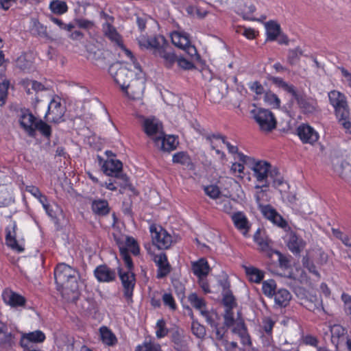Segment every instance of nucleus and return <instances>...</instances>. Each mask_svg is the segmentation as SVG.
Here are the masks:
<instances>
[{"mask_svg": "<svg viewBox=\"0 0 351 351\" xmlns=\"http://www.w3.org/2000/svg\"><path fill=\"white\" fill-rule=\"evenodd\" d=\"M56 284L61 286L64 291L77 293L80 287V274L75 269L65 263H59L54 269Z\"/></svg>", "mask_w": 351, "mask_h": 351, "instance_id": "nucleus-1", "label": "nucleus"}, {"mask_svg": "<svg viewBox=\"0 0 351 351\" xmlns=\"http://www.w3.org/2000/svg\"><path fill=\"white\" fill-rule=\"evenodd\" d=\"M330 104L334 108L335 116L345 129L351 128L349 119L350 109L346 96L341 92L336 90H330L328 93Z\"/></svg>", "mask_w": 351, "mask_h": 351, "instance_id": "nucleus-2", "label": "nucleus"}, {"mask_svg": "<svg viewBox=\"0 0 351 351\" xmlns=\"http://www.w3.org/2000/svg\"><path fill=\"white\" fill-rule=\"evenodd\" d=\"M273 168L271 164L265 160H253V162L251 164L250 169L252 171L253 177L256 182L262 183L261 185L255 186V189H260V191H258L255 195L257 202H260V195L264 192L263 188H268L270 186L268 178L270 177Z\"/></svg>", "mask_w": 351, "mask_h": 351, "instance_id": "nucleus-3", "label": "nucleus"}, {"mask_svg": "<svg viewBox=\"0 0 351 351\" xmlns=\"http://www.w3.org/2000/svg\"><path fill=\"white\" fill-rule=\"evenodd\" d=\"M250 114L262 132H269L276 128L277 122L270 110L255 108L251 110Z\"/></svg>", "mask_w": 351, "mask_h": 351, "instance_id": "nucleus-4", "label": "nucleus"}, {"mask_svg": "<svg viewBox=\"0 0 351 351\" xmlns=\"http://www.w3.org/2000/svg\"><path fill=\"white\" fill-rule=\"evenodd\" d=\"M124 270L121 267H118V274L123 287V297L128 304L133 302V294L136 285V277L133 272L134 267L130 269L126 267Z\"/></svg>", "mask_w": 351, "mask_h": 351, "instance_id": "nucleus-5", "label": "nucleus"}, {"mask_svg": "<svg viewBox=\"0 0 351 351\" xmlns=\"http://www.w3.org/2000/svg\"><path fill=\"white\" fill-rule=\"evenodd\" d=\"M120 256L122 258L125 267H134L133 261L129 252L134 256L140 254V247L136 240L132 237H126L125 242L119 245Z\"/></svg>", "mask_w": 351, "mask_h": 351, "instance_id": "nucleus-6", "label": "nucleus"}, {"mask_svg": "<svg viewBox=\"0 0 351 351\" xmlns=\"http://www.w3.org/2000/svg\"><path fill=\"white\" fill-rule=\"evenodd\" d=\"M152 243L159 250L169 249L172 243V236L162 226L152 224L149 226Z\"/></svg>", "mask_w": 351, "mask_h": 351, "instance_id": "nucleus-7", "label": "nucleus"}, {"mask_svg": "<svg viewBox=\"0 0 351 351\" xmlns=\"http://www.w3.org/2000/svg\"><path fill=\"white\" fill-rule=\"evenodd\" d=\"M65 107L62 105L61 99L58 96H54L48 104L47 112L45 117L47 121L58 123L64 121Z\"/></svg>", "mask_w": 351, "mask_h": 351, "instance_id": "nucleus-8", "label": "nucleus"}, {"mask_svg": "<svg viewBox=\"0 0 351 351\" xmlns=\"http://www.w3.org/2000/svg\"><path fill=\"white\" fill-rule=\"evenodd\" d=\"M46 339L45 334L40 330L29 332H22L19 341L23 351L35 350L33 344L43 343Z\"/></svg>", "mask_w": 351, "mask_h": 351, "instance_id": "nucleus-9", "label": "nucleus"}, {"mask_svg": "<svg viewBox=\"0 0 351 351\" xmlns=\"http://www.w3.org/2000/svg\"><path fill=\"white\" fill-rule=\"evenodd\" d=\"M204 318L206 323L210 325L215 331L216 339L217 340H222L224 337L226 330L224 327L219 326V322L220 320V316L215 310H204L200 313Z\"/></svg>", "mask_w": 351, "mask_h": 351, "instance_id": "nucleus-10", "label": "nucleus"}, {"mask_svg": "<svg viewBox=\"0 0 351 351\" xmlns=\"http://www.w3.org/2000/svg\"><path fill=\"white\" fill-rule=\"evenodd\" d=\"M1 299L5 305L14 308H24L27 302L25 297L10 288L2 291Z\"/></svg>", "mask_w": 351, "mask_h": 351, "instance_id": "nucleus-11", "label": "nucleus"}, {"mask_svg": "<svg viewBox=\"0 0 351 351\" xmlns=\"http://www.w3.org/2000/svg\"><path fill=\"white\" fill-rule=\"evenodd\" d=\"M154 56L162 58L164 66L167 69H173L178 61V56L174 51L169 47L166 40L165 43H162L160 49H158L156 52H154Z\"/></svg>", "mask_w": 351, "mask_h": 351, "instance_id": "nucleus-12", "label": "nucleus"}, {"mask_svg": "<svg viewBox=\"0 0 351 351\" xmlns=\"http://www.w3.org/2000/svg\"><path fill=\"white\" fill-rule=\"evenodd\" d=\"M123 93L131 99H139L142 97L145 88V83L143 78H135L131 80L130 84L127 85Z\"/></svg>", "mask_w": 351, "mask_h": 351, "instance_id": "nucleus-13", "label": "nucleus"}, {"mask_svg": "<svg viewBox=\"0 0 351 351\" xmlns=\"http://www.w3.org/2000/svg\"><path fill=\"white\" fill-rule=\"evenodd\" d=\"M143 130L154 142V138L163 134L162 123L155 117L147 118L144 120Z\"/></svg>", "mask_w": 351, "mask_h": 351, "instance_id": "nucleus-14", "label": "nucleus"}, {"mask_svg": "<svg viewBox=\"0 0 351 351\" xmlns=\"http://www.w3.org/2000/svg\"><path fill=\"white\" fill-rule=\"evenodd\" d=\"M138 43L141 49L153 50V53L160 49L165 39L163 36H148L142 34L138 38Z\"/></svg>", "mask_w": 351, "mask_h": 351, "instance_id": "nucleus-15", "label": "nucleus"}, {"mask_svg": "<svg viewBox=\"0 0 351 351\" xmlns=\"http://www.w3.org/2000/svg\"><path fill=\"white\" fill-rule=\"evenodd\" d=\"M37 120L38 119L28 110L21 111L19 117L20 125L31 137L35 136V132L33 128Z\"/></svg>", "mask_w": 351, "mask_h": 351, "instance_id": "nucleus-16", "label": "nucleus"}, {"mask_svg": "<svg viewBox=\"0 0 351 351\" xmlns=\"http://www.w3.org/2000/svg\"><path fill=\"white\" fill-rule=\"evenodd\" d=\"M298 135L304 143L313 144L319 139V134L315 129L307 125L302 124L298 128Z\"/></svg>", "mask_w": 351, "mask_h": 351, "instance_id": "nucleus-17", "label": "nucleus"}, {"mask_svg": "<svg viewBox=\"0 0 351 351\" xmlns=\"http://www.w3.org/2000/svg\"><path fill=\"white\" fill-rule=\"evenodd\" d=\"M153 261L158 267L156 274V277L158 278H162L170 273L171 266L165 253L161 252L158 254L154 255Z\"/></svg>", "mask_w": 351, "mask_h": 351, "instance_id": "nucleus-18", "label": "nucleus"}, {"mask_svg": "<svg viewBox=\"0 0 351 351\" xmlns=\"http://www.w3.org/2000/svg\"><path fill=\"white\" fill-rule=\"evenodd\" d=\"M155 146L164 152L174 150L178 145L176 138L174 136H165V134L154 138Z\"/></svg>", "mask_w": 351, "mask_h": 351, "instance_id": "nucleus-19", "label": "nucleus"}, {"mask_svg": "<svg viewBox=\"0 0 351 351\" xmlns=\"http://www.w3.org/2000/svg\"><path fill=\"white\" fill-rule=\"evenodd\" d=\"M237 12L241 14L243 18L248 21H256L253 14L256 8L251 0H239L237 2Z\"/></svg>", "mask_w": 351, "mask_h": 351, "instance_id": "nucleus-20", "label": "nucleus"}, {"mask_svg": "<svg viewBox=\"0 0 351 351\" xmlns=\"http://www.w3.org/2000/svg\"><path fill=\"white\" fill-rule=\"evenodd\" d=\"M287 245L293 254L299 255L305 247L306 242L296 233L291 232L287 235Z\"/></svg>", "mask_w": 351, "mask_h": 351, "instance_id": "nucleus-21", "label": "nucleus"}, {"mask_svg": "<svg viewBox=\"0 0 351 351\" xmlns=\"http://www.w3.org/2000/svg\"><path fill=\"white\" fill-rule=\"evenodd\" d=\"M94 275L99 282H110L116 279L115 271L106 265L97 266L94 271Z\"/></svg>", "mask_w": 351, "mask_h": 351, "instance_id": "nucleus-22", "label": "nucleus"}, {"mask_svg": "<svg viewBox=\"0 0 351 351\" xmlns=\"http://www.w3.org/2000/svg\"><path fill=\"white\" fill-rule=\"evenodd\" d=\"M231 219L235 228L246 236L251 226L246 215L243 212L237 211L232 213Z\"/></svg>", "mask_w": 351, "mask_h": 351, "instance_id": "nucleus-23", "label": "nucleus"}, {"mask_svg": "<svg viewBox=\"0 0 351 351\" xmlns=\"http://www.w3.org/2000/svg\"><path fill=\"white\" fill-rule=\"evenodd\" d=\"M122 162L119 160L113 158L106 160L101 166L103 172L110 177L118 176L119 173L122 172Z\"/></svg>", "mask_w": 351, "mask_h": 351, "instance_id": "nucleus-24", "label": "nucleus"}, {"mask_svg": "<svg viewBox=\"0 0 351 351\" xmlns=\"http://www.w3.org/2000/svg\"><path fill=\"white\" fill-rule=\"evenodd\" d=\"M90 208L93 213L99 217L108 215L110 211L108 202L104 199H94L91 201Z\"/></svg>", "mask_w": 351, "mask_h": 351, "instance_id": "nucleus-25", "label": "nucleus"}, {"mask_svg": "<svg viewBox=\"0 0 351 351\" xmlns=\"http://www.w3.org/2000/svg\"><path fill=\"white\" fill-rule=\"evenodd\" d=\"M113 24L114 23H102V32L111 42L114 43L119 47H123L121 36L119 34Z\"/></svg>", "mask_w": 351, "mask_h": 351, "instance_id": "nucleus-26", "label": "nucleus"}, {"mask_svg": "<svg viewBox=\"0 0 351 351\" xmlns=\"http://www.w3.org/2000/svg\"><path fill=\"white\" fill-rule=\"evenodd\" d=\"M269 178L271 180L272 186L278 190L280 193L285 192L289 189L288 183L285 180L277 167H274Z\"/></svg>", "mask_w": 351, "mask_h": 351, "instance_id": "nucleus-27", "label": "nucleus"}, {"mask_svg": "<svg viewBox=\"0 0 351 351\" xmlns=\"http://www.w3.org/2000/svg\"><path fill=\"white\" fill-rule=\"evenodd\" d=\"M260 207L262 208L261 211L263 215L274 223L282 228L286 226V221L271 206L265 205Z\"/></svg>", "mask_w": 351, "mask_h": 351, "instance_id": "nucleus-28", "label": "nucleus"}, {"mask_svg": "<svg viewBox=\"0 0 351 351\" xmlns=\"http://www.w3.org/2000/svg\"><path fill=\"white\" fill-rule=\"evenodd\" d=\"M129 74H131V72L124 67H120L114 74L112 73L114 82L120 86L122 91L125 90L131 81Z\"/></svg>", "mask_w": 351, "mask_h": 351, "instance_id": "nucleus-29", "label": "nucleus"}, {"mask_svg": "<svg viewBox=\"0 0 351 351\" xmlns=\"http://www.w3.org/2000/svg\"><path fill=\"white\" fill-rule=\"evenodd\" d=\"M191 269L193 274L197 278L206 277L210 271L208 261L203 258L192 262Z\"/></svg>", "mask_w": 351, "mask_h": 351, "instance_id": "nucleus-30", "label": "nucleus"}, {"mask_svg": "<svg viewBox=\"0 0 351 351\" xmlns=\"http://www.w3.org/2000/svg\"><path fill=\"white\" fill-rule=\"evenodd\" d=\"M16 225L14 224L12 227V230H7L5 241L7 245L10 247L12 250L21 252L24 250L23 241H19L16 239L15 232Z\"/></svg>", "mask_w": 351, "mask_h": 351, "instance_id": "nucleus-31", "label": "nucleus"}, {"mask_svg": "<svg viewBox=\"0 0 351 351\" xmlns=\"http://www.w3.org/2000/svg\"><path fill=\"white\" fill-rule=\"evenodd\" d=\"M100 339L102 343L109 347L115 346L117 342V338L113 332L107 326H102L99 329Z\"/></svg>", "mask_w": 351, "mask_h": 351, "instance_id": "nucleus-32", "label": "nucleus"}, {"mask_svg": "<svg viewBox=\"0 0 351 351\" xmlns=\"http://www.w3.org/2000/svg\"><path fill=\"white\" fill-rule=\"evenodd\" d=\"M266 30L267 40L274 41L280 34V24L276 21L270 20L264 24Z\"/></svg>", "mask_w": 351, "mask_h": 351, "instance_id": "nucleus-33", "label": "nucleus"}, {"mask_svg": "<svg viewBox=\"0 0 351 351\" xmlns=\"http://www.w3.org/2000/svg\"><path fill=\"white\" fill-rule=\"evenodd\" d=\"M206 140L210 143V147L212 149H215L214 140H216V141H219L221 143L224 144L226 146V147L228 150V152L230 154H235L236 153H237V151H238L237 146L232 145L230 142H228L226 140L225 136H221L219 134H213L208 135L206 136Z\"/></svg>", "mask_w": 351, "mask_h": 351, "instance_id": "nucleus-34", "label": "nucleus"}, {"mask_svg": "<svg viewBox=\"0 0 351 351\" xmlns=\"http://www.w3.org/2000/svg\"><path fill=\"white\" fill-rule=\"evenodd\" d=\"M171 38L172 43L181 49L184 47H186L190 42L189 34L183 31L172 32L171 34Z\"/></svg>", "mask_w": 351, "mask_h": 351, "instance_id": "nucleus-35", "label": "nucleus"}, {"mask_svg": "<svg viewBox=\"0 0 351 351\" xmlns=\"http://www.w3.org/2000/svg\"><path fill=\"white\" fill-rule=\"evenodd\" d=\"M244 269L249 280L251 282L260 283L264 278L265 273L256 267L245 266Z\"/></svg>", "mask_w": 351, "mask_h": 351, "instance_id": "nucleus-36", "label": "nucleus"}, {"mask_svg": "<svg viewBox=\"0 0 351 351\" xmlns=\"http://www.w3.org/2000/svg\"><path fill=\"white\" fill-rule=\"evenodd\" d=\"M274 297L276 304L281 307L287 306L291 298V293L285 289H280L278 290Z\"/></svg>", "mask_w": 351, "mask_h": 351, "instance_id": "nucleus-37", "label": "nucleus"}, {"mask_svg": "<svg viewBox=\"0 0 351 351\" xmlns=\"http://www.w3.org/2000/svg\"><path fill=\"white\" fill-rule=\"evenodd\" d=\"M298 106L304 113H313L315 110V102L300 95L295 99Z\"/></svg>", "mask_w": 351, "mask_h": 351, "instance_id": "nucleus-38", "label": "nucleus"}, {"mask_svg": "<svg viewBox=\"0 0 351 351\" xmlns=\"http://www.w3.org/2000/svg\"><path fill=\"white\" fill-rule=\"evenodd\" d=\"M49 10L56 14H63L68 11L66 3L60 0H53L50 2Z\"/></svg>", "mask_w": 351, "mask_h": 351, "instance_id": "nucleus-39", "label": "nucleus"}, {"mask_svg": "<svg viewBox=\"0 0 351 351\" xmlns=\"http://www.w3.org/2000/svg\"><path fill=\"white\" fill-rule=\"evenodd\" d=\"M172 161L173 163L186 167H189L192 165L191 157L186 152H179L174 154L172 157Z\"/></svg>", "mask_w": 351, "mask_h": 351, "instance_id": "nucleus-40", "label": "nucleus"}, {"mask_svg": "<svg viewBox=\"0 0 351 351\" xmlns=\"http://www.w3.org/2000/svg\"><path fill=\"white\" fill-rule=\"evenodd\" d=\"M135 351H162V350L159 343L152 340H145L136 347Z\"/></svg>", "mask_w": 351, "mask_h": 351, "instance_id": "nucleus-41", "label": "nucleus"}, {"mask_svg": "<svg viewBox=\"0 0 351 351\" xmlns=\"http://www.w3.org/2000/svg\"><path fill=\"white\" fill-rule=\"evenodd\" d=\"M188 300L192 306L199 311L200 313L205 310L206 302L204 300L199 298L197 293H192L190 294L188 297Z\"/></svg>", "mask_w": 351, "mask_h": 351, "instance_id": "nucleus-42", "label": "nucleus"}, {"mask_svg": "<svg viewBox=\"0 0 351 351\" xmlns=\"http://www.w3.org/2000/svg\"><path fill=\"white\" fill-rule=\"evenodd\" d=\"M155 329L156 337L158 339L165 337L169 332V330L167 326V322L163 318L157 320Z\"/></svg>", "mask_w": 351, "mask_h": 351, "instance_id": "nucleus-43", "label": "nucleus"}, {"mask_svg": "<svg viewBox=\"0 0 351 351\" xmlns=\"http://www.w3.org/2000/svg\"><path fill=\"white\" fill-rule=\"evenodd\" d=\"M276 289V283L274 280L269 279L263 282L262 291L265 295L273 298Z\"/></svg>", "mask_w": 351, "mask_h": 351, "instance_id": "nucleus-44", "label": "nucleus"}, {"mask_svg": "<svg viewBox=\"0 0 351 351\" xmlns=\"http://www.w3.org/2000/svg\"><path fill=\"white\" fill-rule=\"evenodd\" d=\"M34 132L36 130L39 131L40 133L45 137L49 138L51 134V128L47 123L44 122L41 119H38L33 128Z\"/></svg>", "mask_w": 351, "mask_h": 351, "instance_id": "nucleus-45", "label": "nucleus"}, {"mask_svg": "<svg viewBox=\"0 0 351 351\" xmlns=\"http://www.w3.org/2000/svg\"><path fill=\"white\" fill-rule=\"evenodd\" d=\"M192 333L199 339H203L206 335V328L197 320L193 319L191 323Z\"/></svg>", "mask_w": 351, "mask_h": 351, "instance_id": "nucleus-46", "label": "nucleus"}, {"mask_svg": "<svg viewBox=\"0 0 351 351\" xmlns=\"http://www.w3.org/2000/svg\"><path fill=\"white\" fill-rule=\"evenodd\" d=\"M264 101L268 106H270L271 107H272L274 108H278L280 106V99L278 97V96L276 94H274L270 91L265 93Z\"/></svg>", "mask_w": 351, "mask_h": 351, "instance_id": "nucleus-47", "label": "nucleus"}, {"mask_svg": "<svg viewBox=\"0 0 351 351\" xmlns=\"http://www.w3.org/2000/svg\"><path fill=\"white\" fill-rule=\"evenodd\" d=\"M254 241L258 245L260 250L263 252H268L270 250L269 241L267 238L260 236L259 230L254 236Z\"/></svg>", "mask_w": 351, "mask_h": 351, "instance_id": "nucleus-48", "label": "nucleus"}, {"mask_svg": "<svg viewBox=\"0 0 351 351\" xmlns=\"http://www.w3.org/2000/svg\"><path fill=\"white\" fill-rule=\"evenodd\" d=\"M32 30L40 37H47V27L41 24L38 20H33Z\"/></svg>", "mask_w": 351, "mask_h": 351, "instance_id": "nucleus-49", "label": "nucleus"}, {"mask_svg": "<svg viewBox=\"0 0 351 351\" xmlns=\"http://www.w3.org/2000/svg\"><path fill=\"white\" fill-rule=\"evenodd\" d=\"M302 56V51L300 47H297L293 49H290L289 51L288 56H287L288 62L291 64H295L299 61V60Z\"/></svg>", "mask_w": 351, "mask_h": 351, "instance_id": "nucleus-50", "label": "nucleus"}, {"mask_svg": "<svg viewBox=\"0 0 351 351\" xmlns=\"http://www.w3.org/2000/svg\"><path fill=\"white\" fill-rule=\"evenodd\" d=\"M163 304L165 306L168 307L169 310L174 311L177 308V305L175 299L171 293H165L162 296Z\"/></svg>", "mask_w": 351, "mask_h": 351, "instance_id": "nucleus-51", "label": "nucleus"}, {"mask_svg": "<svg viewBox=\"0 0 351 351\" xmlns=\"http://www.w3.org/2000/svg\"><path fill=\"white\" fill-rule=\"evenodd\" d=\"M223 326L225 329L227 330L226 328H230L234 325L237 321H235L234 317V313L232 309H226L223 315Z\"/></svg>", "mask_w": 351, "mask_h": 351, "instance_id": "nucleus-52", "label": "nucleus"}, {"mask_svg": "<svg viewBox=\"0 0 351 351\" xmlns=\"http://www.w3.org/2000/svg\"><path fill=\"white\" fill-rule=\"evenodd\" d=\"M223 295V304L226 307V309H233L235 306V298L233 296L231 291L222 293Z\"/></svg>", "mask_w": 351, "mask_h": 351, "instance_id": "nucleus-53", "label": "nucleus"}, {"mask_svg": "<svg viewBox=\"0 0 351 351\" xmlns=\"http://www.w3.org/2000/svg\"><path fill=\"white\" fill-rule=\"evenodd\" d=\"M26 191L36 198L40 203H43L47 198V196L43 195L37 186H27Z\"/></svg>", "mask_w": 351, "mask_h": 351, "instance_id": "nucleus-54", "label": "nucleus"}, {"mask_svg": "<svg viewBox=\"0 0 351 351\" xmlns=\"http://www.w3.org/2000/svg\"><path fill=\"white\" fill-rule=\"evenodd\" d=\"M3 336L0 337V346L3 348H8L12 346L14 344V337L11 332L8 330L3 333Z\"/></svg>", "mask_w": 351, "mask_h": 351, "instance_id": "nucleus-55", "label": "nucleus"}, {"mask_svg": "<svg viewBox=\"0 0 351 351\" xmlns=\"http://www.w3.org/2000/svg\"><path fill=\"white\" fill-rule=\"evenodd\" d=\"M276 81H278L279 82L280 86L282 87L287 92L291 94V95L293 96V97L295 99H296V97H298L300 95V94H298L296 92L295 87L293 85L287 83L286 82L283 81L282 79H277Z\"/></svg>", "mask_w": 351, "mask_h": 351, "instance_id": "nucleus-56", "label": "nucleus"}, {"mask_svg": "<svg viewBox=\"0 0 351 351\" xmlns=\"http://www.w3.org/2000/svg\"><path fill=\"white\" fill-rule=\"evenodd\" d=\"M204 191L205 193L212 199H217L220 195V191L216 185H209L204 186Z\"/></svg>", "mask_w": 351, "mask_h": 351, "instance_id": "nucleus-57", "label": "nucleus"}, {"mask_svg": "<svg viewBox=\"0 0 351 351\" xmlns=\"http://www.w3.org/2000/svg\"><path fill=\"white\" fill-rule=\"evenodd\" d=\"M9 82L8 81L5 80L0 83V106H2L5 102Z\"/></svg>", "mask_w": 351, "mask_h": 351, "instance_id": "nucleus-58", "label": "nucleus"}, {"mask_svg": "<svg viewBox=\"0 0 351 351\" xmlns=\"http://www.w3.org/2000/svg\"><path fill=\"white\" fill-rule=\"evenodd\" d=\"M114 178L117 181V185L119 186L121 189H125L129 186L128 177L123 173V172L119 173L118 176H114Z\"/></svg>", "mask_w": 351, "mask_h": 351, "instance_id": "nucleus-59", "label": "nucleus"}, {"mask_svg": "<svg viewBox=\"0 0 351 351\" xmlns=\"http://www.w3.org/2000/svg\"><path fill=\"white\" fill-rule=\"evenodd\" d=\"M176 65H177L179 68L185 70H189L194 67V65L191 62L182 57H178V61L176 62Z\"/></svg>", "mask_w": 351, "mask_h": 351, "instance_id": "nucleus-60", "label": "nucleus"}, {"mask_svg": "<svg viewBox=\"0 0 351 351\" xmlns=\"http://www.w3.org/2000/svg\"><path fill=\"white\" fill-rule=\"evenodd\" d=\"M182 49L184 50V51H186V53L189 56H191L192 58L195 59V60H197L199 58V56L197 53V51L196 48L195 47L194 45H192L191 44V41L186 46V47H184Z\"/></svg>", "mask_w": 351, "mask_h": 351, "instance_id": "nucleus-61", "label": "nucleus"}, {"mask_svg": "<svg viewBox=\"0 0 351 351\" xmlns=\"http://www.w3.org/2000/svg\"><path fill=\"white\" fill-rule=\"evenodd\" d=\"M274 324V322L271 318L267 317L263 319V328L267 335H271Z\"/></svg>", "mask_w": 351, "mask_h": 351, "instance_id": "nucleus-62", "label": "nucleus"}, {"mask_svg": "<svg viewBox=\"0 0 351 351\" xmlns=\"http://www.w3.org/2000/svg\"><path fill=\"white\" fill-rule=\"evenodd\" d=\"M302 263H303L304 267L307 268L308 270L311 273L313 274L316 276H319V274L317 271L315 266L312 263H310L308 261V258L307 256L303 257V258H302Z\"/></svg>", "mask_w": 351, "mask_h": 351, "instance_id": "nucleus-63", "label": "nucleus"}, {"mask_svg": "<svg viewBox=\"0 0 351 351\" xmlns=\"http://www.w3.org/2000/svg\"><path fill=\"white\" fill-rule=\"evenodd\" d=\"M183 335L178 329L173 331L171 334V341L177 346H181L182 343Z\"/></svg>", "mask_w": 351, "mask_h": 351, "instance_id": "nucleus-64", "label": "nucleus"}]
</instances>
